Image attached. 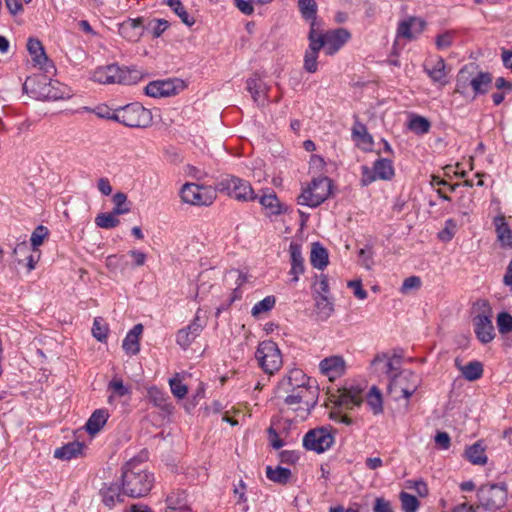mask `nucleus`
I'll use <instances>...</instances> for the list:
<instances>
[{
  "label": "nucleus",
  "mask_w": 512,
  "mask_h": 512,
  "mask_svg": "<svg viewBox=\"0 0 512 512\" xmlns=\"http://www.w3.org/2000/svg\"><path fill=\"white\" fill-rule=\"evenodd\" d=\"M166 3L174 10L184 24L192 26L195 23V20L189 17L180 0H166Z\"/></svg>",
  "instance_id": "09e8293b"
},
{
  "label": "nucleus",
  "mask_w": 512,
  "mask_h": 512,
  "mask_svg": "<svg viewBox=\"0 0 512 512\" xmlns=\"http://www.w3.org/2000/svg\"><path fill=\"white\" fill-rule=\"evenodd\" d=\"M319 369L323 375L334 380L344 373L345 361L340 356L327 357L320 362Z\"/></svg>",
  "instance_id": "a211bd4d"
},
{
  "label": "nucleus",
  "mask_w": 512,
  "mask_h": 512,
  "mask_svg": "<svg viewBox=\"0 0 512 512\" xmlns=\"http://www.w3.org/2000/svg\"><path fill=\"white\" fill-rule=\"evenodd\" d=\"M348 286L353 289L354 296L360 300H364L367 298L368 294L363 289L362 283L360 280H352L348 282Z\"/></svg>",
  "instance_id": "338daca9"
},
{
  "label": "nucleus",
  "mask_w": 512,
  "mask_h": 512,
  "mask_svg": "<svg viewBox=\"0 0 512 512\" xmlns=\"http://www.w3.org/2000/svg\"><path fill=\"white\" fill-rule=\"evenodd\" d=\"M419 384L420 380L415 373L409 370H403L390 376L387 391L396 401L408 399L417 391Z\"/></svg>",
  "instance_id": "423d86ee"
},
{
  "label": "nucleus",
  "mask_w": 512,
  "mask_h": 512,
  "mask_svg": "<svg viewBox=\"0 0 512 512\" xmlns=\"http://www.w3.org/2000/svg\"><path fill=\"white\" fill-rule=\"evenodd\" d=\"M122 347L126 354L128 355H136L140 351V343L139 339L135 338L133 335L127 334L125 339L123 340Z\"/></svg>",
  "instance_id": "13d9d810"
},
{
  "label": "nucleus",
  "mask_w": 512,
  "mask_h": 512,
  "mask_svg": "<svg viewBox=\"0 0 512 512\" xmlns=\"http://www.w3.org/2000/svg\"><path fill=\"white\" fill-rule=\"evenodd\" d=\"M216 191V188L185 183L180 190V197L184 203L190 205L209 206L216 199Z\"/></svg>",
  "instance_id": "f8f14e48"
},
{
  "label": "nucleus",
  "mask_w": 512,
  "mask_h": 512,
  "mask_svg": "<svg viewBox=\"0 0 512 512\" xmlns=\"http://www.w3.org/2000/svg\"><path fill=\"white\" fill-rule=\"evenodd\" d=\"M92 79L101 84L131 85L141 79V73L134 68H121L116 64H111L95 69Z\"/></svg>",
  "instance_id": "39448f33"
},
{
  "label": "nucleus",
  "mask_w": 512,
  "mask_h": 512,
  "mask_svg": "<svg viewBox=\"0 0 512 512\" xmlns=\"http://www.w3.org/2000/svg\"><path fill=\"white\" fill-rule=\"evenodd\" d=\"M339 402L349 408L359 406L362 403V397L359 390H344L339 396Z\"/></svg>",
  "instance_id": "a18cd8bd"
},
{
  "label": "nucleus",
  "mask_w": 512,
  "mask_h": 512,
  "mask_svg": "<svg viewBox=\"0 0 512 512\" xmlns=\"http://www.w3.org/2000/svg\"><path fill=\"white\" fill-rule=\"evenodd\" d=\"M335 430L331 426H322L309 430L303 437V445L307 450L323 453L334 444Z\"/></svg>",
  "instance_id": "9b49d317"
},
{
  "label": "nucleus",
  "mask_w": 512,
  "mask_h": 512,
  "mask_svg": "<svg viewBox=\"0 0 512 512\" xmlns=\"http://www.w3.org/2000/svg\"><path fill=\"white\" fill-rule=\"evenodd\" d=\"M291 256V274L294 276L293 281H298L299 275L304 272V259L301 253V246L292 242L289 246Z\"/></svg>",
  "instance_id": "7c9ffc66"
},
{
  "label": "nucleus",
  "mask_w": 512,
  "mask_h": 512,
  "mask_svg": "<svg viewBox=\"0 0 512 512\" xmlns=\"http://www.w3.org/2000/svg\"><path fill=\"white\" fill-rule=\"evenodd\" d=\"M492 82V76L487 72H475L472 82L470 81L471 88L475 95L484 94L487 92L488 87Z\"/></svg>",
  "instance_id": "e433bc0d"
},
{
  "label": "nucleus",
  "mask_w": 512,
  "mask_h": 512,
  "mask_svg": "<svg viewBox=\"0 0 512 512\" xmlns=\"http://www.w3.org/2000/svg\"><path fill=\"white\" fill-rule=\"evenodd\" d=\"M48 75L43 72L27 77L23 84L24 92L36 100H58L64 98V93L56 87L59 83L52 81Z\"/></svg>",
  "instance_id": "7ed1b4c3"
},
{
  "label": "nucleus",
  "mask_w": 512,
  "mask_h": 512,
  "mask_svg": "<svg viewBox=\"0 0 512 512\" xmlns=\"http://www.w3.org/2000/svg\"><path fill=\"white\" fill-rule=\"evenodd\" d=\"M494 226L497 233V240L503 247H512V232L506 222L505 216L499 215L494 218Z\"/></svg>",
  "instance_id": "c85d7f7f"
},
{
  "label": "nucleus",
  "mask_w": 512,
  "mask_h": 512,
  "mask_svg": "<svg viewBox=\"0 0 512 512\" xmlns=\"http://www.w3.org/2000/svg\"><path fill=\"white\" fill-rule=\"evenodd\" d=\"M117 214L114 212L99 213L95 218V224L102 229H112L120 224Z\"/></svg>",
  "instance_id": "79ce46f5"
},
{
  "label": "nucleus",
  "mask_w": 512,
  "mask_h": 512,
  "mask_svg": "<svg viewBox=\"0 0 512 512\" xmlns=\"http://www.w3.org/2000/svg\"><path fill=\"white\" fill-rule=\"evenodd\" d=\"M309 46L304 54V69L309 73H315L318 70V55L319 51L323 48V43L315 40V36L309 32L308 34Z\"/></svg>",
  "instance_id": "f3484780"
},
{
  "label": "nucleus",
  "mask_w": 512,
  "mask_h": 512,
  "mask_svg": "<svg viewBox=\"0 0 512 512\" xmlns=\"http://www.w3.org/2000/svg\"><path fill=\"white\" fill-rule=\"evenodd\" d=\"M108 390L112 391L113 393L108 397V403L110 404L113 402L114 395L123 397L131 393L130 388L124 385L122 379L116 377L109 382Z\"/></svg>",
  "instance_id": "c03bdc74"
},
{
  "label": "nucleus",
  "mask_w": 512,
  "mask_h": 512,
  "mask_svg": "<svg viewBox=\"0 0 512 512\" xmlns=\"http://www.w3.org/2000/svg\"><path fill=\"white\" fill-rule=\"evenodd\" d=\"M318 386L302 370H291L278 384L276 398L288 409L300 411L306 417L318 401Z\"/></svg>",
  "instance_id": "f257e3e1"
},
{
  "label": "nucleus",
  "mask_w": 512,
  "mask_h": 512,
  "mask_svg": "<svg viewBox=\"0 0 512 512\" xmlns=\"http://www.w3.org/2000/svg\"><path fill=\"white\" fill-rule=\"evenodd\" d=\"M497 327L500 334L505 335L512 331V316L507 312H501L497 316Z\"/></svg>",
  "instance_id": "4d7b16f0"
},
{
  "label": "nucleus",
  "mask_w": 512,
  "mask_h": 512,
  "mask_svg": "<svg viewBox=\"0 0 512 512\" xmlns=\"http://www.w3.org/2000/svg\"><path fill=\"white\" fill-rule=\"evenodd\" d=\"M352 137L356 142L357 146L364 151L372 149L373 138L368 133L367 128L364 124L356 122L352 128Z\"/></svg>",
  "instance_id": "cd10ccee"
},
{
  "label": "nucleus",
  "mask_w": 512,
  "mask_h": 512,
  "mask_svg": "<svg viewBox=\"0 0 512 512\" xmlns=\"http://www.w3.org/2000/svg\"><path fill=\"white\" fill-rule=\"evenodd\" d=\"M83 444L80 442H70L54 452V457L62 460H70L82 453Z\"/></svg>",
  "instance_id": "c9c22d12"
},
{
  "label": "nucleus",
  "mask_w": 512,
  "mask_h": 512,
  "mask_svg": "<svg viewBox=\"0 0 512 512\" xmlns=\"http://www.w3.org/2000/svg\"><path fill=\"white\" fill-rule=\"evenodd\" d=\"M165 512H191L187 494L180 490L171 492L166 498Z\"/></svg>",
  "instance_id": "4be33fe9"
},
{
  "label": "nucleus",
  "mask_w": 512,
  "mask_h": 512,
  "mask_svg": "<svg viewBox=\"0 0 512 512\" xmlns=\"http://www.w3.org/2000/svg\"><path fill=\"white\" fill-rule=\"evenodd\" d=\"M107 119L115 120L130 128L147 127L152 122V114L139 103H132L116 109L112 114L101 115Z\"/></svg>",
  "instance_id": "20e7f679"
},
{
  "label": "nucleus",
  "mask_w": 512,
  "mask_h": 512,
  "mask_svg": "<svg viewBox=\"0 0 512 512\" xmlns=\"http://www.w3.org/2000/svg\"><path fill=\"white\" fill-rule=\"evenodd\" d=\"M454 34L452 32H444L436 37V47L440 50L447 49L453 42Z\"/></svg>",
  "instance_id": "e2e57ef3"
},
{
  "label": "nucleus",
  "mask_w": 512,
  "mask_h": 512,
  "mask_svg": "<svg viewBox=\"0 0 512 512\" xmlns=\"http://www.w3.org/2000/svg\"><path fill=\"white\" fill-rule=\"evenodd\" d=\"M455 366L461 372V375L468 381H475L482 377L483 365L479 361H471L465 365L459 358L455 359Z\"/></svg>",
  "instance_id": "a878e982"
},
{
  "label": "nucleus",
  "mask_w": 512,
  "mask_h": 512,
  "mask_svg": "<svg viewBox=\"0 0 512 512\" xmlns=\"http://www.w3.org/2000/svg\"><path fill=\"white\" fill-rule=\"evenodd\" d=\"M16 261L20 264L23 260H26V267L28 272L35 269L37 262L40 259V254L34 255L30 253V248L27 243L22 242L18 244L13 251Z\"/></svg>",
  "instance_id": "bb28decb"
},
{
  "label": "nucleus",
  "mask_w": 512,
  "mask_h": 512,
  "mask_svg": "<svg viewBox=\"0 0 512 512\" xmlns=\"http://www.w3.org/2000/svg\"><path fill=\"white\" fill-rule=\"evenodd\" d=\"M169 386L172 394L178 399H183L188 393V388L179 379V374L169 380Z\"/></svg>",
  "instance_id": "6e6d98bb"
},
{
  "label": "nucleus",
  "mask_w": 512,
  "mask_h": 512,
  "mask_svg": "<svg viewBox=\"0 0 512 512\" xmlns=\"http://www.w3.org/2000/svg\"><path fill=\"white\" fill-rule=\"evenodd\" d=\"M373 249L371 246L367 245L365 248H361L358 252L359 259L361 264L368 270L372 268L374 265L373 262Z\"/></svg>",
  "instance_id": "bf43d9fd"
},
{
  "label": "nucleus",
  "mask_w": 512,
  "mask_h": 512,
  "mask_svg": "<svg viewBox=\"0 0 512 512\" xmlns=\"http://www.w3.org/2000/svg\"><path fill=\"white\" fill-rule=\"evenodd\" d=\"M176 85L172 80H159L150 82L145 87V93L150 97H168L176 93Z\"/></svg>",
  "instance_id": "412c9836"
},
{
  "label": "nucleus",
  "mask_w": 512,
  "mask_h": 512,
  "mask_svg": "<svg viewBox=\"0 0 512 512\" xmlns=\"http://www.w3.org/2000/svg\"><path fill=\"white\" fill-rule=\"evenodd\" d=\"M408 128L416 134H425L430 129V123L422 116H413L408 123Z\"/></svg>",
  "instance_id": "8fccbe9b"
},
{
  "label": "nucleus",
  "mask_w": 512,
  "mask_h": 512,
  "mask_svg": "<svg viewBox=\"0 0 512 512\" xmlns=\"http://www.w3.org/2000/svg\"><path fill=\"white\" fill-rule=\"evenodd\" d=\"M379 362H384V368L386 370V373L388 374V377L393 376V371L396 370V367L394 366V361L387 359L385 355H377L373 361L372 364H377Z\"/></svg>",
  "instance_id": "69168bd1"
},
{
  "label": "nucleus",
  "mask_w": 512,
  "mask_h": 512,
  "mask_svg": "<svg viewBox=\"0 0 512 512\" xmlns=\"http://www.w3.org/2000/svg\"><path fill=\"white\" fill-rule=\"evenodd\" d=\"M49 231L47 227L39 225L32 232L30 242L33 247V251H37L38 247L43 244L44 240L48 237Z\"/></svg>",
  "instance_id": "3c124183"
},
{
  "label": "nucleus",
  "mask_w": 512,
  "mask_h": 512,
  "mask_svg": "<svg viewBox=\"0 0 512 512\" xmlns=\"http://www.w3.org/2000/svg\"><path fill=\"white\" fill-rule=\"evenodd\" d=\"M260 204L267 211L268 215H278L281 213L280 202L275 193L264 194L261 196Z\"/></svg>",
  "instance_id": "a19ab883"
},
{
  "label": "nucleus",
  "mask_w": 512,
  "mask_h": 512,
  "mask_svg": "<svg viewBox=\"0 0 512 512\" xmlns=\"http://www.w3.org/2000/svg\"><path fill=\"white\" fill-rule=\"evenodd\" d=\"M153 483V475L135 461H130L123 467L122 486L127 496L132 498L146 496Z\"/></svg>",
  "instance_id": "f03ea898"
},
{
  "label": "nucleus",
  "mask_w": 512,
  "mask_h": 512,
  "mask_svg": "<svg viewBox=\"0 0 512 512\" xmlns=\"http://www.w3.org/2000/svg\"><path fill=\"white\" fill-rule=\"evenodd\" d=\"M465 456L474 465H484L487 463L485 450L478 442L466 449Z\"/></svg>",
  "instance_id": "58836bf2"
},
{
  "label": "nucleus",
  "mask_w": 512,
  "mask_h": 512,
  "mask_svg": "<svg viewBox=\"0 0 512 512\" xmlns=\"http://www.w3.org/2000/svg\"><path fill=\"white\" fill-rule=\"evenodd\" d=\"M198 335L199 333L194 332L188 325L186 328L178 331L176 340L183 349H187Z\"/></svg>",
  "instance_id": "de8ad7c7"
},
{
  "label": "nucleus",
  "mask_w": 512,
  "mask_h": 512,
  "mask_svg": "<svg viewBox=\"0 0 512 512\" xmlns=\"http://www.w3.org/2000/svg\"><path fill=\"white\" fill-rule=\"evenodd\" d=\"M476 67L473 64L464 66L458 73L456 79V92L466 94L469 87H471L475 74Z\"/></svg>",
  "instance_id": "473e14b6"
},
{
  "label": "nucleus",
  "mask_w": 512,
  "mask_h": 512,
  "mask_svg": "<svg viewBox=\"0 0 512 512\" xmlns=\"http://www.w3.org/2000/svg\"><path fill=\"white\" fill-rule=\"evenodd\" d=\"M475 333L477 338L484 344L494 339V326L490 316L477 315L474 318Z\"/></svg>",
  "instance_id": "6ab92c4d"
},
{
  "label": "nucleus",
  "mask_w": 512,
  "mask_h": 512,
  "mask_svg": "<svg viewBox=\"0 0 512 512\" xmlns=\"http://www.w3.org/2000/svg\"><path fill=\"white\" fill-rule=\"evenodd\" d=\"M266 476L269 480L275 483L286 484L291 477V471L290 469L282 466H276L275 468L267 466Z\"/></svg>",
  "instance_id": "ea45409f"
},
{
  "label": "nucleus",
  "mask_w": 512,
  "mask_h": 512,
  "mask_svg": "<svg viewBox=\"0 0 512 512\" xmlns=\"http://www.w3.org/2000/svg\"><path fill=\"white\" fill-rule=\"evenodd\" d=\"M320 26V23H313L309 32L315 36V40L323 43L327 55L335 54L351 37L347 29L338 28L323 33Z\"/></svg>",
  "instance_id": "0eeeda50"
},
{
  "label": "nucleus",
  "mask_w": 512,
  "mask_h": 512,
  "mask_svg": "<svg viewBox=\"0 0 512 512\" xmlns=\"http://www.w3.org/2000/svg\"><path fill=\"white\" fill-rule=\"evenodd\" d=\"M315 312L319 320H327L334 312V306L328 295L313 296Z\"/></svg>",
  "instance_id": "72a5a7b5"
},
{
  "label": "nucleus",
  "mask_w": 512,
  "mask_h": 512,
  "mask_svg": "<svg viewBox=\"0 0 512 512\" xmlns=\"http://www.w3.org/2000/svg\"><path fill=\"white\" fill-rule=\"evenodd\" d=\"M147 394L150 402H152L154 406L166 413H171L173 411L174 407L169 401V396L164 391L153 386L148 389Z\"/></svg>",
  "instance_id": "c756f323"
},
{
  "label": "nucleus",
  "mask_w": 512,
  "mask_h": 512,
  "mask_svg": "<svg viewBox=\"0 0 512 512\" xmlns=\"http://www.w3.org/2000/svg\"><path fill=\"white\" fill-rule=\"evenodd\" d=\"M142 18L128 19L119 25V34L131 41H138L142 35Z\"/></svg>",
  "instance_id": "393cba45"
},
{
  "label": "nucleus",
  "mask_w": 512,
  "mask_h": 512,
  "mask_svg": "<svg viewBox=\"0 0 512 512\" xmlns=\"http://www.w3.org/2000/svg\"><path fill=\"white\" fill-rule=\"evenodd\" d=\"M255 356L260 367L267 374L272 375L282 367L283 361L280 349L271 340L261 342Z\"/></svg>",
  "instance_id": "9d476101"
},
{
  "label": "nucleus",
  "mask_w": 512,
  "mask_h": 512,
  "mask_svg": "<svg viewBox=\"0 0 512 512\" xmlns=\"http://www.w3.org/2000/svg\"><path fill=\"white\" fill-rule=\"evenodd\" d=\"M275 303H276V299L274 296H272V295L266 296L264 299L257 302L253 306V308L251 310L252 316L260 317L262 314L269 312L270 310L273 309V307L275 306Z\"/></svg>",
  "instance_id": "49530a36"
},
{
  "label": "nucleus",
  "mask_w": 512,
  "mask_h": 512,
  "mask_svg": "<svg viewBox=\"0 0 512 512\" xmlns=\"http://www.w3.org/2000/svg\"><path fill=\"white\" fill-rule=\"evenodd\" d=\"M109 327L106 323L103 322L101 318H95L92 334L93 336L100 342H105L108 336Z\"/></svg>",
  "instance_id": "603ef678"
},
{
  "label": "nucleus",
  "mask_w": 512,
  "mask_h": 512,
  "mask_svg": "<svg viewBox=\"0 0 512 512\" xmlns=\"http://www.w3.org/2000/svg\"><path fill=\"white\" fill-rule=\"evenodd\" d=\"M27 50L31 55L34 66L47 74H52L55 71L53 62L46 55L44 47L38 39L29 38Z\"/></svg>",
  "instance_id": "2eb2a0df"
},
{
  "label": "nucleus",
  "mask_w": 512,
  "mask_h": 512,
  "mask_svg": "<svg viewBox=\"0 0 512 512\" xmlns=\"http://www.w3.org/2000/svg\"><path fill=\"white\" fill-rule=\"evenodd\" d=\"M367 404L372 409L375 415L381 414L383 412V400L382 394L380 390L373 386L367 394Z\"/></svg>",
  "instance_id": "37998d69"
},
{
  "label": "nucleus",
  "mask_w": 512,
  "mask_h": 512,
  "mask_svg": "<svg viewBox=\"0 0 512 512\" xmlns=\"http://www.w3.org/2000/svg\"><path fill=\"white\" fill-rule=\"evenodd\" d=\"M421 279L418 276H410L403 281L400 288L402 294H408L412 290H418L421 287Z\"/></svg>",
  "instance_id": "052dcab7"
},
{
  "label": "nucleus",
  "mask_w": 512,
  "mask_h": 512,
  "mask_svg": "<svg viewBox=\"0 0 512 512\" xmlns=\"http://www.w3.org/2000/svg\"><path fill=\"white\" fill-rule=\"evenodd\" d=\"M109 418L108 411L105 409H97L89 417L85 428L91 435L97 434L106 424Z\"/></svg>",
  "instance_id": "2f4dec72"
},
{
  "label": "nucleus",
  "mask_w": 512,
  "mask_h": 512,
  "mask_svg": "<svg viewBox=\"0 0 512 512\" xmlns=\"http://www.w3.org/2000/svg\"><path fill=\"white\" fill-rule=\"evenodd\" d=\"M329 286L325 276H321L314 284L313 296L328 295Z\"/></svg>",
  "instance_id": "0e129e2a"
},
{
  "label": "nucleus",
  "mask_w": 512,
  "mask_h": 512,
  "mask_svg": "<svg viewBox=\"0 0 512 512\" xmlns=\"http://www.w3.org/2000/svg\"><path fill=\"white\" fill-rule=\"evenodd\" d=\"M206 319H207L206 313L203 310L198 309L194 316V319L189 324V326L192 328V330L194 332H197L200 334V332L202 331L203 327L206 324Z\"/></svg>",
  "instance_id": "680f3d73"
},
{
  "label": "nucleus",
  "mask_w": 512,
  "mask_h": 512,
  "mask_svg": "<svg viewBox=\"0 0 512 512\" xmlns=\"http://www.w3.org/2000/svg\"><path fill=\"white\" fill-rule=\"evenodd\" d=\"M100 495L105 506L110 509L113 508L117 503L124 502V497L127 496L124 494V490L121 491L119 485L116 483L109 485L105 484L100 489Z\"/></svg>",
  "instance_id": "b1692460"
},
{
  "label": "nucleus",
  "mask_w": 512,
  "mask_h": 512,
  "mask_svg": "<svg viewBox=\"0 0 512 512\" xmlns=\"http://www.w3.org/2000/svg\"><path fill=\"white\" fill-rule=\"evenodd\" d=\"M480 504L487 510L502 508L507 500V489L504 485L485 484L477 493Z\"/></svg>",
  "instance_id": "ddd939ff"
},
{
  "label": "nucleus",
  "mask_w": 512,
  "mask_h": 512,
  "mask_svg": "<svg viewBox=\"0 0 512 512\" xmlns=\"http://www.w3.org/2000/svg\"><path fill=\"white\" fill-rule=\"evenodd\" d=\"M246 89L251 94L253 101L258 106H263L267 97V87L265 83L256 75L246 81Z\"/></svg>",
  "instance_id": "5701e85b"
},
{
  "label": "nucleus",
  "mask_w": 512,
  "mask_h": 512,
  "mask_svg": "<svg viewBox=\"0 0 512 512\" xmlns=\"http://www.w3.org/2000/svg\"><path fill=\"white\" fill-rule=\"evenodd\" d=\"M400 500L404 512H416L419 508L418 499L409 493L402 492Z\"/></svg>",
  "instance_id": "5fc2aeb1"
},
{
  "label": "nucleus",
  "mask_w": 512,
  "mask_h": 512,
  "mask_svg": "<svg viewBox=\"0 0 512 512\" xmlns=\"http://www.w3.org/2000/svg\"><path fill=\"white\" fill-rule=\"evenodd\" d=\"M434 441L443 450H447L451 444V439L447 432H438L434 437Z\"/></svg>",
  "instance_id": "774afa93"
},
{
  "label": "nucleus",
  "mask_w": 512,
  "mask_h": 512,
  "mask_svg": "<svg viewBox=\"0 0 512 512\" xmlns=\"http://www.w3.org/2000/svg\"><path fill=\"white\" fill-rule=\"evenodd\" d=\"M394 176V167L390 160L380 158L374 162L373 168L362 167V184L369 185L376 180H390Z\"/></svg>",
  "instance_id": "4468645a"
},
{
  "label": "nucleus",
  "mask_w": 512,
  "mask_h": 512,
  "mask_svg": "<svg viewBox=\"0 0 512 512\" xmlns=\"http://www.w3.org/2000/svg\"><path fill=\"white\" fill-rule=\"evenodd\" d=\"M127 196L123 192H118L113 196L114 207L112 212L117 215L126 214L130 211V208L126 206Z\"/></svg>",
  "instance_id": "864d4df0"
},
{
  "label": "nucleus",
  "mask_w": 512,
  "mask_h": 512,
  "mask_svg": "<svg viewBox=\"0 0 512 512\" xmlns=\"http://www.w3.org/2000/svg\"><path fill=\"white\" fill-rule=\"evenodd\" d=\"M310 262L314 268L320 270L328 265V252L318 242L312 244Z\"/></svg>",
  "instance_id": "f704fd0d"
},
{
  "label": "nucleus",
  "mask_w": 512,
  "mask_h": 512,
  "mask_svg": "<svg viewBox=\"0 0 512 512\" xmlns=\"http://www.w3.org/2000/svg\"><path fill=\"white\" fill-rule=\"evenodd\" d=\"M424 70L434 83L445 85L447 83L446 64L443 58L436 57L427 60L424 64Z\"/></svg>",
  "instance_id": "dca6fc26"
},
{
  "label": "nucleus",
  "mask_w": 512,
  "mask_h": 512,
  "mask_svg": "<svg viewBox=\"0 0 512 512\" xmlns=\"http://www.w3.org/2000/svg\"><path fill=\"white\" fill-rule=\"evenodd\" d=\"M216 190L226 193L237 201L247 202L256 199V194L250 183L235 176L223 178L216 184Z\"/></svg>",
  "instance_id": "1a4fd4ad"
},
{
  "label": "nucleus",
  "mask_w": 512,
  "mask_h": 512,
  "mask_svg": "<svg viewBox=\"0 0 512 512\" xmlns=\"http://www.w3.org/2000/svg\"><path fill=\"white\" fill-rule=\"evenodd\" d=\"M331 193V181L327 177L313 179L310 185L298 196V204L317 207L323 203Z\"/></svg>",
  "instance_id": "6e6552de"
},
{
  "label": "nucleus",
  "mask_w": 512,
  "mask_h": 512,
  "mask_svg": "<svg viewBox=\"0 0 512 512\" xmlns=\"http://www.w3.org/2000/svg\"><path fill=\"white\" fill-rule=\"evenodd\" d=\"M298 7L302 17L310 21V26L313 23H320L316 19L317 3L315 0H298Z\"/></svg>",
  "instance_id": "4c0bfd02"
},
{
  "label": "nucleus",
  "mask_w": 512,
  "mask_h": 512,
  "mask_svg": "<svg viewBox=\"0 0 512 512\" xmlns=\"http://www.w3.org/2000/svg\"><path fill=\"white\" fill-rule=\"evenodd\" d=\"M425 22L416 17L402 21L397 29V35L406 39H414L424 30Z\"/></svg>",
  "instance_id": "aec40b11"
}]
</instances>
